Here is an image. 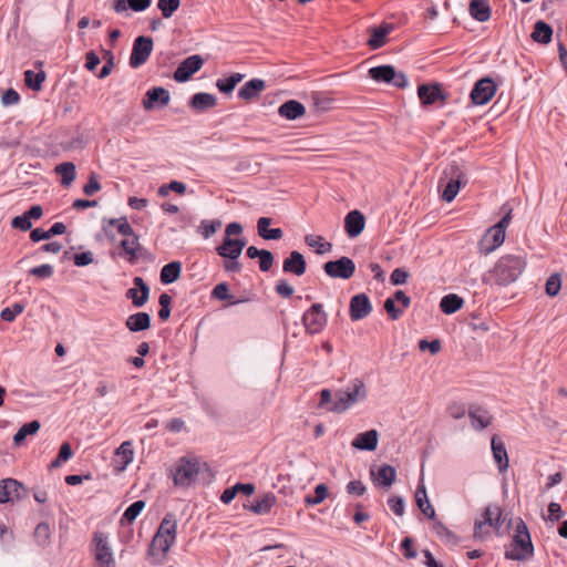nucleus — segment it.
I'll return each mask as SVG.
<instances>
[{
  "instance_id": "1",
  "label": "nucleus",
  "mask_w": 567,
  "mask_h": 567,
  "mask_svg": "<svg viewBox=\"0 0 567 567\" xmlns=\"http://www.w3.org/2000/svg\"><path fill=\"white\" fill-rule=\"evenodd\" d=\"M526 265V258L522 255H504L488 271V279L497 286H507L518 279Z\"/></svg>"
},
{
  "instance_id": "2",
  "label": "nucleus",
  "mask_w": 567,
  "mask_h": 567,
  "mask_svg": "<svg viewBox=\"0 0 567 567\" xmlns=\"http://www.w3.org/2000/svg\"><path fill=\"white\" fill-rule=\"evenodd\" d=\"M505 215L502 219L489 227L478 243V249L482 255H488L501 247L505 240L506 229L512 221L513 208L508 204L502 206Z\"/></svg>"
},
{
  "instance_id": "3",
  "label": "nucleus",
  "mask_w": 567,
  "mask_h": 567,
  "mask_svg": "<svg viewBox=\"0 0 567 567\" xmlns=\"http://www.w3.org/2000/svg\"><path fill=\"white\" fill-rule=\"evenodd\" d=\"M534 554V546L527 525L523 519H518L515 525V532L509 547L505 551V557L511 560H526Z\"/></svg>"
},
{
  "instance_id": "4",
  "label": "nucleus",
  "mask_w": 567,
  "mask_h": 567,
  "mask_svg": "<svg viewBox=\"0 0 567 567\" xmlns=\"http://www.w3.org/2000/svg\"><path fill=\"white\" fill-rule=\"evenodd\" d=\"M243 234V226L239 223H230L225 228L223 243L216 248L217 254L229 260L237 259L246 246V239L238 237Z\"/></svg>"
},
{
  "instance_id": "5",
  "label": "nucleus",
  "mask_w": 567,
  "mask_h": 567,
  "mask_svg": "<svg viewBox=\"0 0 567 567\" xmlns=\"http://www.w3.org/2000/svg\"><path fill=\"white\" fill-rule=\"evenodd\" d=\"M367 398V389L360 379H354L348 390H339L334 393V400L327 406L329 412L342 413L357 402Z\"/></svg>"
},
{
  "instance_id": "6",
  "label": "nucleus",
  "mask_w": 567,
  "mask_h": 567,
  "mask_svg": "<svg viewBox=\"0 0 567 567\" xmlns=\"http://www.w3.org/2000/svg\"><path fill=\"white\" fill-rule=\"evenodd\" d=\"M176 530L177 524L176 520L174 519V516L172 514H167L163 518L156 534L153 537L151 544V553H161L165 555L169 550L172 545L175 543Z\"/></svg>"
},
{
  "instance_id": "7",
  "label": "nucleus",
  "mask_w": 567,
  "mask_h": 567,
  "mask_svg": "<svg viewBox=\"0 0 567 567\" xmlns=\"http://www.w3.org/2000/svg\"><path fill=\"white\" fill-rule=\"evenodd\" d=\"M503 524V511L497 505H488L482 518L477 519L474 524V537L484 539L491 535V532L499 534Z\"/></svg>"
},
{
  "instance_id": "8",
  "label": "nucleus",
  "mask_w": 567,
  "mask_h": 567,
  "mask_svg": "<svg viewBox=\"0 0 567 567\" xmlns=\"http://www.w3.org/2000/svg\"><path fill=\"white\" fill-rule=\"evenodd\" d=\"M199 470L200 464L197 457H181L172 471L174 484L177 486H189L198 475Z\"/></svg>"
},
{
  "instance_id": "9",
  "label": "nucleus",
  "mask_w": 567,
  "mask_h": 567,
  "mask_svg": "<svg viewBox=\"0 0 567 567\" xmlns=\"http://www.w3.org/2000/svg\"><path fill=\"white\" fill-rule=\"evenodd\" d=\"M93 555L99 567H114L115 561L109 543V537L103 532H95L92 539Z\"/></svg>"
},
{
  "instance_id": "10",
  "label": "nucleus",
  "mask_w": 567,
  "mask_h": 567,
  "mask_svg": "<svg viewBox=\"0 0 567 567\" xmlns=\"http://www.w3.org/2000/svg\"><path fill=\"white\" fill-rule=\"evenodd\" d=\"M372 80L380 83L392 84L398 89H404L408 85V79L404 73L396 72L392 65H380L369 70Z\"/></svg>"
},
{
  "instance_id": "11",
  "label": "nucleus",
  "mask_w": 567,
  "mask_h": 567,
  "mask_svg": "<svg viewBox=\"0 0 567 567\" xmlns=\"http://www.w3.org/2000/svg\"><path fill=\"white\" fill-rule=\"evenodd\" d=\"M328 322V316L321 303H313L302 316V323L309 334L320 333Z\"/></svg>"
},
{
  "instance_id": "12",
  "label": "nucleus",
  "mask_w": 567,
  "mask_h": 567,
  "mask_svg": "<svg viewBox=\"0 0 567 567\" xmlns=\"http://www.w3.org/2000/svg\"><path fill=\"white\" fill-rule=\"evenodd\" d=\"M327 276L339 279H350L355 271V264L349 257H341L338 260H330L323 265Z\"/></svg>"
},
{
  "instance_id": "13",
  "label": "nucleus",
  "mask_w": 567,
  "mask_h": 567,
  "mask_svg": "<svg viewBox=\"0 0 567 567\" xmlns=\"http://www.w3.org/2000/svg\"><path fill=\"white\" fill-rule=\"evenodd\" d=\"M496 84L493 79L486 76L478 80L471 91V100L475 105H484L488 103L496 93Z\"/></svg>"
},
{
  "instance_id": "14",
  "label": "nucleus",
  "mask_w": 567,
  "mask_h": 567,
  "mask_svg": "<svg viewBox=\"0 0 567 567\" xmlns=\"http://www.w3.org/2000/svg\"><path fill=\"white\" fill-rule=\"evenodd\" d=\"M153 51V40L148 37H137L134 40L132 53L130 56V65L138 68L143 65Z\"/></svg>"
},
{
  "instance_id": "15",
  "label": "nucleus",
  "mask_w": 567,
  "mask_h": 567,
  "mask_svg": "<svg viewBox=\"0 0 567 567\" xmlns=\"http://www.w3.org/2000/svg\"><path fill=\"white\" fill-rule=\"evenodd\" d=\"M372 311V305L365 293H359L350 299L349 316L352 321L368 317Z\"/></svg>"
},
{
  "instance_id": "16",
  "label": "nucleus",
  "mask_w": 567,
  "mask_h": 567,
  "mask_svg": "<svg viewBox=\"0 0 567 567\" xmlns=\"http://www.w3.org/2000/svg\"><path fill=\"white\" fill-rule=\"evenodd\" d=\"M23 492V485L14 478H4L0 481V504L20 499Z\"/></svg>"
},
{
  "instance_id": "17",
  "label": "nucleus",
  "mask_w": 567,
  "mask_h": 567,
  "mask_svg": "<svg viewBox=\"0 0 567 567\" xmlns=\"http://www.w3.org/2000/svg\"><path fill=\"white\" fill-rule=\"evenodd\" d=\"M203 59L199 55L186 58L174 72V79L177 82H186L194 73L203 66Z\"/></svg>"
},
{
  "instance_id": "18",
  "label": "nucleus",
  "mask_w": 567,
  "mask_h": 567,
  "mask_svg": "<svg viewBox=\"0 0 567 567\" xmlns=\"http://www.w3.org/2000/svg\"><path fill=\"white\" fill-rule=\"evenodd\" d=\"M171 96L167 90L164 87H152L146 92L142 105L144 110L150 111L155 106H166Z\"/></svg>"
},
{
  "instance_id": "19",
  "label": "nucleus",
  "mask_w": 567,
  "mask_h": 567,
  "mask_svg": "<svg viewBox=\"0 0 567 567\" xmlns=\"http://www.w3.org/2000/svg\"><path fill=\"white\" fill-rule=\"evenodd\" d=\"M133 284L135 287L126 291V298L132 300L135 307H142L148 300L150 288L141 277H135Z\"/></svg>"
},
{
  "instance_id": "20",
  "label": "nucleus",
  "mask_w": 567,
  "mask_h": 567,
  "mask_svg": "<svg viewBox=\"0 0 567 567\" xmlns=\"http://www.w3.org/2000/svg\"><path fill=\"white\" fill-rule=\"evenodd\" d=\"M394 30V25L392 23L383 22L379 27L371 28L369 30L370 38L368 40V45L372 50H377L382 48L388 42V35Z\"/></svg>"
},
{
  "instance_id": "21",
  "label": "nucleus",
  "mask_w": 567,
  "mask_h": 567,
  "mask_svg": "<svg viewBox=\"0 0 567 567\" xmlns=\"http://www.w3.org/2000/svg\"><path fill=\"white\" fill-rule=\"evenodd\" d=\"M467 414L471 419L472 426L477 431H481L492 424L493 416L481 405L472 404L468 408Z\"/></svg>"
},
{
  "instance_id": "22",
  "label": "nucleus",
  "mask_w": 567,
  "mask_h": 567,
  "mask_svg": "<svg viewBox=\"0 0 567 567\" xmlns=\"http://www.w3.org/2000/svg\"><path fill=\"white\" fill-rule=\"evenodd\" d=\"M365 225V218L359 210H351L344 218V230L349 237L354 238L359 236Z\"/></svg>"
},
{
  "instance_id": "23",
  "label": "nucleus",
  "mask_w": 567,
  "mask_h": 567,
  "mask_svg": "<svg viewBox=\"0 0 567 567\" xmlns=\"http://www.w3.org/2000/svg\"><path fill=\"white\" fill-rule=\"evenodd\" d=\"M266 89V83L261 79H251L246 82L238 91V97L246 102H250L260 96Z\"/></svg>"
},
{
  "instance_id": "24",
  "label": "nucleus",
  "mask_w": 567,
  "mask_h": 567,
  "mask_svg": "<svg viewBox=\"0 0 567 567\" xmlns=\"http://www.w3.org/2000/svg\"><path fill=\"white\" fill-rule=\"evenodd\" d=\"M307 264L299 251H291L289 257L284 260L282 270L296 276H302L306 272Z\"/></svg>"
},
{
  "instance_id": "25",
  "label": "nucleus",
  "mask_w": 567,
  "mask_h": 567,
  "mask_svg": "<svg viewBox=\"0 0 567 567\" xmlns=\"http://www.w3.org/2000/svg\"><path fill=\"white\" fill-rule=\"evenodd\" d=\"M379 434L377 430L359 433L351 445L357 450L374 451L378 446Z\"/></svg>"
},
{
  "instance_id": "26",
  "label": "nucleus",
  "mask_w": 567,
  "mask_h": 567,
  "mask_svg": "<svg viewBox=\"0 0 567 567\" xmlns=\"http://www.w3.org/2000/svg\"><path fill=\"white\" fill-rule=\"evenodd\" d=\"M417 96L424 106L434 104L437 100H444L442 91L437 84H422L417 87Z\"/></svg>"
},
{
  "instance_id": "27",
  "label": "nucleus",
  "mask_w": 567,
  "mask_h": 567,
  "mask_svg": "<svg viewBox=\"0 0 567 567\" xmlns=\"http://www.w3.org/2000/svg\"><path fill=\"white\" fill-rule=\"evenodd\" d=\"M134 451L130 441L123 442L115 451L114 463L117 471H124L127 465L133 461Z\"/></svg>"
},
{
  "instance_id": "28",
  "label": "nucleus",
  "mask_w": 567,
  "mask_h": 567,
  "mask_svg": "<svg viewBox=\"0 0 567 567\" xmlns=\"http://www.w3.org/2000/svg\"><path fill=\"white\" fill-rule=\"evenodd\" d=\"M468 12L471 17L478 22H486L492 16V9L488 0H471Z\"/></svg>"
},
{
  "instance_id": "29",
  "label": "nucleus",
  "mask_w": 567,
  "mask_h": 567,
  "mask_svg": "<svg viewBox=\"0 0 567 567\" xmlns=\"http://www.w3.org/2000/svg\"><path fill=\"white\" fill-rule=\"evenodd\" d=\"M492 452L495 463L499 472H505L508 468V455L504 442L496 435L492 437Z\"/></svg>"
},
{
  "instance_id": "30",
  "label": "nucleus",
  "mask_w": 567,
  "mask_h": 567,
  "mask_svg": "<svg viewBox=\"0 0 567 567\" xmlns=\"http://www.w3.org/2000/svg\"><path fill=\"white\" fill-rule=\"evenodd\" d=\"M278 113L287 120H296L306 113V107L296 100H289L279 106Z\"/></svg>"
},
{
  "instance_id": "31",
  "label": "nucleus",
  "mask_w": 567,
  "mask_h": 567,
  "mask_svg": "<svg viewBox=\"0 0 567 567\" xmlns=\"http://www.w3.org/2000/svg\"><path fill=\"white\" fill-rule=\"evenodd\" d=\"M271 218L260 217L257 221L258 235L266 240H278L282 238L284 233L280 228H269Z\"/></svg>"
},
{
  "instance_id": "32",
  "label": "nucleus",
  "mask_w": 567,
  "mask_h": 567,
  "mask_svg": "<svg viewBox=\"0 0 567 567\" xmlns=\"http://www.w3.org/2000/svg\"><path fill=\"white\" fill-rule=\"evenodd\" d=\"M126 328L132 332L143 331L151 327V317L146 312H137L127 317Z\"/></svg>"
},
{
  "instance_id": "33",
  "label": "nucleus",
  "mask_w": 567,
  "mask_h": 567,
  "mask_svg": "<svg viewBox=\"0 0 567 567\" xmlns=\"http://www.w3.org/2000/svg\"><path fill=\"white\" fill-rule=\"evenodd\" d=\"M415 502H416V505L420 508V511L427 518H430V519H434L435 518V511H434L433 506L431 505V503H430V501L427 498L426 489H425V486L423 484L419 485L417 488H416Z\"/></svg>"
},
{
  "instance_id": "34",
  "label": "nucleus",
  "mask_w": 567,
  "mask_h": 567,
  "mask_svg": "<svg viewBox=\"0 0 567 567\" xmlns=\"http://www.w3.org/2000/svg\"><path fill=\"white\" fill-rule=\"evenodd\" d=\"M276 496L272 493H267L257 498L250 506V511L258 515L268 514L276 504Z\"/></svg>"
},
{
  "instance_id": "35",
  "label": "nucleus",
  "mask_w": 567,
  "mask_h": 567,
  "mask_svg": "<svg viewBox=\"0 0 567 567\" xmlns=\"http://www.w3.org/2000/svg\"><path fill=\"white\" fill-rule=\"evenodd\" d=\"M217 97L209 93H196L193 95L190 105L197 111H205L216 106Z\"/></svg>"
},
{
  "instance_id": "36",
  "label": "nucleus",
  "mask_w": 567,
  "mask_h": 567,
  "mask_svg": "<svg viewBox=\"0 0 567 567\" xmlns=\"http://www.w3.org/2000/svg\"><path fill=\"white\" fill-rule=\"evenodd\" d=\"M121 248L124 251V257L130 262H134L137 259V247H138V237L133 233L131 236H126L120 244Z\"/></svg>"
},
{
  "instance_id": "37",
  "label": "nucleus",
  "mask_w": 567,
  "mask_h": 567,
  "mask_svg": "<svg viewBox=\"0 0 567 567\" xmlns=\"http://www.w3.org/2000/svg\"><path fill=\"white\" fill-rule=\"evenodd\" d=\"M182 271V264L179 261H172L165 265L161 270V281L165 285L176 281Z\"/></svg>"
},
{
  "instance_id": "38",
  "label": "nucleus",
  "mask_w": 567,
  "mask_h": 567,
  "mask_svg": "<svg viewBox=\"0 0 567 567\" xmlns=\"http://www.w3.org/2000/svg\"><path fill=\"white\" fill-rule=\"evenodd\" d=\"M463 299L455 293H450L441 299V311L446 315H452L463 307Z\"/></svg>"
},
{
  "instance_id": "39",
  "label": "nucleus",
  "mask_w": 567,
  "mask_h": 567,
  "mask_svg": "<svg viewBox=\"0 0 567 567\" xmlns=\"http://www.w3.org/2000/svg\"><path fill=\"white\" fill-rule=\"evenodd\" d=\"M553 35V29L544 21H537L534 25L532 38L538 43H549Z\"/></svg>"
},
{
  "instance_id": "40",
  "label": "nucleus",
  "mask_w": 567,
  "mask_h": 567,
  "mask_svg": "<svg viewBox=\"0 0 567 567\" xmlns=\"http://www.w3.org/2000/svg\"><path fill=\"white\" fill-rule=\"evenodd\" d=\"M305 243L307 246L315 248L316 252L319 255H323L332 250V244L326 241L320 235L309 234L305 237Z\"/></svg>"
},
{
  "instance_id": "41",
  "label": "nucleus",
  "mask_w": 567,
  "mask_h": 567,
  "mask_svg": "<svg viewBox=\"0 0 567 567\" xmlns=\"http://www.w3.org/2000/svg\"><path fill=\"white\" fill-rule=\"evenodd\" d=\"M395 477H396L395 468L391 465L384 464L379 467L377 475H375V481L378 484H380L384 487H390L394 483Z\"/></svg>"
},
{
  "instance_id": "42",
  "label": "nucleus",
  "mask_w": 567,
  "mask_h": 567,
  "mask_svg": "<svg viewBox=\"0 0 567 567\" xmlns=\"http://www.w3.org/2000/svg\"><path fill=\"white\" fill-rule=\"evenodd\" d=\"M55 173L61 176V184L69 186L75 178V165L71 162H64L55 166Z\"/></svg>"
},
{
  "instance_id": "43",
  "label": "nucleus",
  "mask_w": 567,
  "mask_h": 567,
  "mask_svg": "<svg viewBox=\"0 0 567 567\" xmlns=\"http://www.w3.org/2000/svg\"><path fill=\"white\" fill-rule=\"evenodd\" d=\"M244 75L240 73H233L227 78H221L216 81V87L224 94H230L236 85L241 82Z\"/></svg>"
},
{
  "instance_id": "44",
  "label": "nucleus",
  "mask_w": 567,
  "mask_h": 567,
  "mask_svg": "<svg viewBox=\"0 0 567 567\" xmlns=\"http://www.w3.org/2000/svg\"><path fill=\"white\" fill-rule=\"evenodd\" d=\"M40 422L34 420L30 423L22 425L13 436V443L17 446L22 445L28 435L35 434L40 429Z\"/></svg>"
},
{
  "instance_id": "45",
  "label": "nucleus",
  "mask_w": 567,
  "mask_h": 567,
  "mask_svg": "<svg viewBox=\"0 0 567 567\" xmlns=\"http://www.w3.org/2000/svg\"><path fill=\"white\" fill-rule=\"evenodd\" d=\"M109 227H115L118 234L124 237L133 235L134 230L127 219L125 217L122 218H112L106 221V226H104V231L109 235Z\"/></svg>"
},
{
  "instance_id": "46",
  "label": "nucleus",
  "mask_w": 567,
  "mask_h": 567,
  "mask_svg": "<svg viewBox=\"0 0 567 567\" xmlns=\"http://www.w3.org/2000/svg\"><path fill=\"white\" fill-rule=\"evenodd\" d=\"M145 507L144 501H136L131 504L121 518L122 524H132Z\"/></svg>"
},
{
  "instance_id": "47",
  "label": "nucleus",
  "mask_w": 567,
  "mask_h": 567,
  "mask_svg": "<svg viewBox=\"0 0 567 567\" xmlns=\"http://www.w3.org/2000/svg\"><path fill=\"white\" fill-rule=\"evenodd\" d=\"M45 80V73L43 71L34 72L28 70L24 72V82L27 86L34 91H39L42 87V83Z\"/></svg>"
},
{
  "instance_id": "48",
  "label": "nucleus",
  "mask_w": 567,
  "mask_h": 567,
  "mask_svg": "<svg viewBox=\"0 0 567 567\" xmlns=\"http://www.w3.org/2000/svg\"><path fill=\"white\" fill-rule=\"evenodd\" d=\"M181 0H158L157 8L162 13V17L169 19L175 11L178 10Z\"/></svg>"
},
{
  "instance_id": "49",
  "label": "nucleus",
  "mask_w": 567,
  "mask_h": 567,
  "mask_svg": "<svg viewBox=\"0 0 567 567\" xmlns=\"http://www.w3.org/2000/svg\"><path fill=\"white\" fill-rule=\"evenodd\" d=\"M561 288V275L555 272L550 275L545 285V291L549 297H556Z\"/></svg>"
},
{
  "instance_id": "50",
  "label": "nucleus",
  "mask_w": 567,
  "mask_h": 567,
  "mask_svg": "<svg viewBox=\"0 0 567 567\" xmlns=\"http://www.w3.org/2000/svg\"><path fill=\"white\" fill-rule=\"evenodd\" d=\"M169 192H175L183 195L186 192V185L182 182L172 181L169 184H163L159 186L157 194L161 197L168 196Z\"/></svg>"
},
{
  "instance_id": "51",
  "label": "nucleus",
  "mask_w": 567,
  "mask_h": 567,
  "mask_svg": "<svg viewBox=\"0 0 567 567\" xmlns=\"http://www.w3.org/2000/svg\"><path fill=\"white\" fill-rule=\"evenodd\" d=\"M460 187H461V183L458 179H450L444 189H443V193H442V198L445 200V202H452L455 196L457 195L458 190H460Z\"/></svg>"
},
{
  "instance_id": "52",
  "label": "nucleus",
  "mask_w": 567,
  "mask_h": 567,
  "mask_svg": "<svg viewBox=\"0 0 567 567\" xmlns=\"http://www.w3.org/2000/svg\"><path fill=\"white\" fill-rule=\"evenodd\" d=\"M328 495V488L324 484H319L315 487V495L313 496H307L306 503L308 505H317L324 501V498Z\"/></svg>"
},
{
  "instance_id": "53",
  "label": "nucleus",
  "mask_w": 567,
  "mask_h": 567,
  "mask_svg": "<svg viewBox=\"0 0 567 567\" xmlns=\"http://www.w3.org/2000/svg\"><path fill=\"white\" fill-rule=\"evenodd\" d=\"M24 307L21 303H14L11 307H7L1 311V319L8 322L14 321L17 316L22 313Z\"/></svg>"
},
{
  "instance_id": "54",
  "label": "nucleus",
  "mask_w": 567,
  "mask_h": 567,
  "mask_svg": "<svg viewBox=\"0 0 567 567\" xmlns=\"http://www.w3.org/2000/svg\"><path fill=\"white\" fill-rule=\"evenodd\" d=\"M34 538L40 545H45L50 538V526L47 523H40L34 530Z\"/></svg>"
},
{
  "instance_id": "55",
  "label": "nucleus",
  "mask_w": 567,
  "mask_h": 567,
  "mask_svg": "<svg viewBox=\"0 0 567 567\" xmlns=\"http://www.w3.org/2000/svg\"><path fill=\"white\" fill-rule=\"evenodd\" d=\"M384 309L391 320H398L403 315L404 311L403 308L400 309L395 306V301L393 298H388L384 301Z\"/></svg>"
},
{
  "instance_id": "56",
  "label": "nucleus",
  "mask_w": 567,
  "mask_h": 567,
  "mask_svg": "<svg viewBox=\"0 0 567 567\" xmlns=\"http://www.w3.org/2000/svg\"><path fill=\"white\" fill-rule=\"evenodd\" d=\"M212 297L218 300H231L233 296L229 293L228 285L220 282L216 285L212 291Z\"/></svg>"
},
{
  "instance_id": "57",
  "label": "nucleus",
  "mask_w": 567,
  "mask_h": 567,
  "mask_svg": "<svg viewBox=\"0 0 567 567\" xmlns=\"http://www.w3.org/2000/svg\"><path fill=\"white\" fill-rule=\"evenodd\" d=\"M433 520V532L441 538L445 540H450L454 537V535L449 530V528L440 520L435 518Z\"/></svg>"
},
{
  "instance_id": "58",
  "label": "nucleus",
  "mask_w": 567,
  "mask_h": 567,
  "mask_svg": "<svg viewBox=\"0 0 567 567\" xmlns=\"http://www.w3.org/2000/svg\"><path fill=\"white\" fill-rule=\"evenodd\" d=\"M11 226L16 229L27 231V230L31 229L32 223L25 214H22L20 216H16L11 220Z\"/></svg>"
},
{
  "instance_id": "59",
  "label": "nucleus",
  "mask_w": 567,
  "mask_h": 567,
  "mask_svg": "<svg viewBox=\"0 0 567 567\" xmlns=\"http://www.w3.org/2000/svg\"><path fill=\"white\" fill-rule=\"evenodd\" d=\"M29 274L38 278H50L53 275V267L51 265L44 264L31 268Z\"/></svg>"
},
{
  "instance_id": "60",
  "label": "nucleus",
  "mask_w": 567,
  "mask_h": 567,
  "mask_svg": "<svg viewBox=\"0 0 567 567\" xmlns=\"http://www.w3.org/2000/svg\"><path fill=\"white\" fill-rule=\"evenodd\" d=\"M219 226H220V221L203 220L199 226V229H200V233L204 236V238H209L217 231Z\"/></svg>"
},
{
  "instance_id": "61",
  "label": "nucleus",
  "mask_w": 567,
  "mask_h": 567,
  "mask_svg": "<svg viewBox=\"0 0 567 567\" xmlns=\"http://www.w3.org/2000/svg\"><path fill=\"white\" fill-rule=\"evenodd\" d=\"M275 290L276 292L280 296V297H284V298H289L292 296L293 293V287L291 285L288 284L287 280L285 279H281V280H278L276 286H275Z\"/></svg>"
},
{
  "instance_id": "62",
  "label": "nucleus",
  "mask_w": 567,
  "mask_h": 567,
  "mask_svg": "<svg viewBox=\"0 0 567 567\" xmlns=\"http://www.w3.org/2000/svg\"><path fill=\"white\" fill-rule=\"evenodd\" d=\"M259 258V269L261 271H268L274 264V256L269 250H261Z\"/></svg>"
},
{
  "instance_id": "63",
  "label": "nucleus",
  "mask_w": 567,
  "mask_h": 567,
  "mask_svg": "<svg viewBox=\"0 0 567 567\" xmlns=\"http://www.w3.org/2000/svg\"><path fill=\"white\" fill-rule=\"evenodd\" d=\"M388 505L390 509L398 516H402L404 514V502L403 498L399 496H392L388 501Z\"/></svg>"
},
{
  "instance_id": "64",
  "label": "nucleus",
  "mask_w": 567,
  "mask_h": 567,
  "mask_svg": "<svg viewBox=\"0 0 567 567\" xmlns=\"http://www.w3.org/2000/svg\"><path fill=\"white\" fill-rule=\"evenodd\" d=\"M20 101V95L19 93L13 90V89H8L3 94H2V97H1V102L3 105L6 106H9V105H14V104H18Z\"/></svg>"
}]
</instances>
